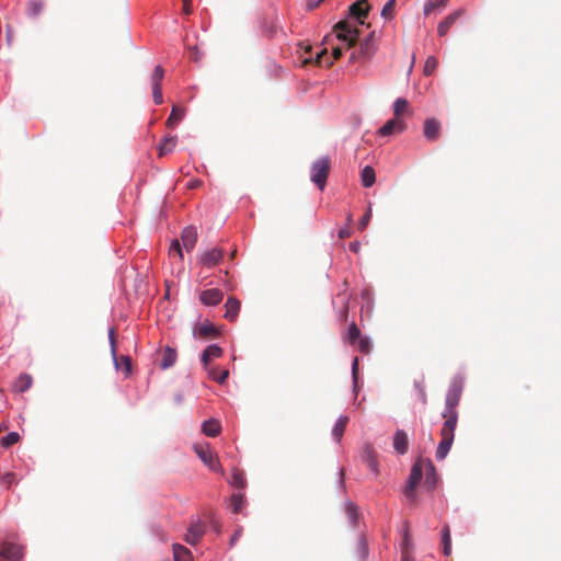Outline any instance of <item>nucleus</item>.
<instances>
[{
  "label": "nucleus",
  "instance_id": "f257e3e1",
  "mask_svg": "<svg viewBox=\"0 0 561 561\" xmlns=\"http://www.w3.org/2000/svg\"><path fill=\"white\" fill-rule=\"evenodd\" d=\"M461 391V385L453 382L446 394L445 410L443 412L445 422L440 430L442 440L439 442L436 450V458L439 460L447 456L454 442L455 430L458 422V412L456 408L459 404Z\"/></svg>",
  "mask_w": 561,
  "mask_h": 561
},
{
  "label": "nucleus",
  "instance_id": "f03ea898",
  "mask_svg": "<svg viewBox=\"0 0 561 561\" xmlns=\"http://www.w3.org/2000/svg\"><path fill=\"white\" fill-rule=\"evenodd\" d=\"M378 48V38L375 32H371L366 38H364L358 48L354 49L350 56V61H367L370 60Z\"/></svg>",
  "mask_w": 561,
  "mask_h": 561
},
{
  "label": "nucleus",
  "instance_id": "7ed1b4c3",
  "mask_svg": "<svg viewBox=\"0 0 561 561\" xmlns=\"http://www.w3.org/2000/svg\"><path fill=\"white\" fill-rule=\"evenodd\" d=\"M331 170V160L329 157H321L316 160L310 169L311 181L322 191Z\"/></svg>",
  "mask_w": 561,
  "mask_h": 561
},
{
  "label": "nucleus",
  "instance_id": "20e7f679",
  "mask_svg": "<svg viewBox=\"0 0 561 561\" xmlns=\"http://www.w3.org/2000/svg\"><path fill=\"white\" fill-rule=\"evenodd\" d=\"M311 50H312V47L310 45H307L306 49H305L306 56L304 58V64L314 62L319 66L330 67V66H332L333 60H336L342 56V48H340V47H335L333 49L332 59L327 56L325 48L320 50L319 53H317L314 59L311 56Z\"/></svg>",
  "mask_w": 561,
  "mask_h": 561
},
{
  "label": "nucleus",
  "instance_id": "39448f33",
  "mask_svg": "<svg viewBox=\"0 0 561 561\" xmlns=\"http://www.w3.org/2000/svg\"><path fill=\"white\" fill-rule=\"evenodd\" d=\"M423 463L424 459L420 457L415 460L411 468V472L404 490L405 496L411 501L415 499V489L423 477Z\"/></svg>",
  "mask_w": 561,
  "mask_h": 561
},
{
  "label": "nucleus",
  "instance_id": "423d86ee",
  "mask_svg": "<svg viewBox=\"0 0 561 561\" xmlns=\"http://www.w3.org/2000/svg\"><path fill=\"white\" fill-rule=\"evenodd\" d=\"M194 451L198 458L213 471H218L221 466L218 461L217 456L210 449L209 444H195L193 446Z\"/></svg>",
  "mask_w": 561,
  "mask_h": 561
},
{
  "label": "nucleus",
  "instance_id": "0eeeda50",
  "mask_svg": "<svg viewBox=\"0 0 561 561\" xmlns=\"http://www.w3.org/2000/svg\"><path fill=\"white\" fill-rule=\"evenodd\" d=\"M336 36L339 39L345 42L346 48H352L357 42L359 31L357 27H352L346 21H340L335 25Z\"/></svg>",
  "mask_w": 561,
  "mask_h": 561
},
{
  "label": "nucleus",
  "instance_id": "6e6552de",
  "mask_svg": "<svg viewBox=\"0 0 561 561\" xmlns=\"http://www.w3.org/2000/svg\"><path fill=\"white\" fill-rule=\"evenodd\" d=\"M224 259V250L219 248H213L210 250L205 251L199 256V263L208 268H211L218 265Z\"/></svg>",
  "mask_w": 561,
  "mask_h": 561
},
{
  "label": "nucleus",
  "instance_id": "1a4fd4ad",
  "mask_svg": "<svg viewBox=\"0 0 561 561\" xmlns=\"http://www.w3.org/2000/svg\"><path fill=\"white\" fill-rule=\"evenodd\" d=\"M205 534V525L199 522H193L191 523L190 527L187 528L186 534L184 535V540L192 546H195L199 542V540L203 538Z\"/></svg>",
  "mask_w": 561,
  "mask_h": 561
},
{
  "label": "nucleus",
  "instance_id": "9d476101",
  "mask_svg": "<svg viewBox=\"0 0 561 561\" xmlns=\"http://www.w3.org/2000/svg\"><path fill=\"white\" fill-rule=\"evenodd\" d=\"M407 129V124L403 118H392L388 121L380 129L381 136H390L392 134H400Z\"/></svg>",
  "mask_w": 561,
  "mask_h": 561
},
{
  "label": "nucleus",
  "instance_id": "9b49d317",
  "mask_svg": "<svg viewBox=\"0 0 561 561\" xmlns=\"http://www.w3.org/2000/svg\"><path fill=\"white\" fill-rule=\"evenodd\" d=\"M362 458L367 467L375 473H379L378 461L376 457V451L370 444H366L363 448Z\"/></svg>",
  "mask_w": 561,
  "mask_h": 561
},
{
  "label": "nucleus",
  "instance_id": "f8f14e48",
  "mask_svg": "<svg viewBox=\"0 0 561 561\" xmlns=\"http://www.w3.org/2000/svg\"><path fill=\"white\" fill-rule=\"evenodd\" d=\"M222 291L217 288L203 290L199 300L206 306H216L222 300Z\"/></svg>",
  "mask_w": 561,
  "mask_h": 561
},
{
  "label": "nucleus",
  "instance_id": "ddd939ff",
  "mask_svg": "<svg viewBox=\"0 0 561 561\" xmlns=\"http://www.w3.org/2000/svg\"><path fill=\"white\" fill-rule=\"evenodd\" d=\"M224 354V351L220 346L217 344H211L205 348V351L202 354V363L205 369H208L210 366V362L215 358L221 357Z\"/></svg>",
  "mask_w": 561,
  "mask_h": 561
},
{
  "label": "nucleus",
  "instance_id": "4468645a",
  "mask_svg": "<svg viewBox=\"0 0 561 561\" xmlns=\"http://www.w3.org/2000/svg\"><path fill=\"white\" fill-rule=\"evenodd\" d=\"M368 10L367 0H358L350 7V15L357 19L360 24H364L362 19L367 16Z\"/></svg>",
  "mask_w": 561,
  "mask_h": 561
},
{
  "label": "nucleus",
  "instance_id": "2eb2a0df",
  "mask_svg": "<svg viewBox=\"0 0 561 561\" xmlns=\"http://www.w3.org/2000/svg\"><path fill=\"white\" fill-rule=\"evenodd\" d=\"M393 448L400 454L404 455L409 449V438L403 430H397L393 435Z\"/></svg>",
  "mask_w": 561,
  "mask_h": 561
},
{
  "label": "nucleus",
  "instance_id": "dca6fc26",
  "mask_svg": "<svg viewBox=\"0 0 561 561\" xmlns=\"http://www.w3.org/2000/svg\"><path fill=\"white\" fill-rule=\"evenodd\" d=\"M197 241V232L196 229L192 226H188L183 229L181 233V243L183 244L186 251H191Z\"/></svg>",
  "mask_w": 561,
  "mask_h": 561
},
{
  "label": "nucleus",
  "instance_id": "f3484780",
  "mask_svg": "<svg viewBox=\"0 0 561 561\" xmlns=\"http://www.w3.org/2000/svg\"><path fill=\"white\" fill-rule=\"evenodd\" d=\"M22 556L21 547L11 543V542H3L0 548V557L8 559V560H15L19 559Z\"/></svg>",
  "mask_w": 561,
  "mask_h": 561
},
{
  "label": "nucleus",
  "instance_id": "a211bd4d",
  "mask_svg": "<svg viewBox=\"0 0 561 561\" xmlns=\"http://www.w3.org/2000/svg\"><path fill=\"white\" fill-rule=\"evenodd\" d=\"M462 14V10L455 11L446 16L437 27V33L439 36H445L449 28L454 25V23L460 18Z\"/></svg>",
  "mask_w": 561,
  "mask_h": 561
},
{
  "label": "nucleus",
  "instance_id": "6ab92c4d",
  "mask_svg": "<svg viewBox=\"0 0 561 561\" xmlns=\"http://www.w3.org/2000/svg\"><path fill=\"white\" fill-rule=\"evenodd\" d=\"M440 130V124L435 118H428L424 123V136L428 140H436Z\"/></svg>",
  "mask_w": 561,
  "mask_h": 561
},
{
  "label": "nucleus",
  "instance_id": "aec40b11",
  "mask_svg": "<svg viewBox=\"0 0 561 561\" xmlns=\"http://www.w3.org/2000/svg\"><path fill=\"white\" fill-rule=\"evenodd\" d=\"M110 341L112 345V354L114 356L115 366L118 369L121 365L124 366L126 375L130 373V358L128 356H122L119 359L115 356V340H114V330H110Z\"/></svg>",
  "mask_w": 561,
  "mask_h": 561
},
{
  "label": "nucleus",
  "instance_id": "412c9836",
  "mask_svg": "<svg viewBox=\"0 0 561 561\" xmlns=\"http://www.w3.org/2000/svg\"><path fill=\"white\" fill-rule=\"evenodd\" d=\"M195 334H197L202 339H208L218 336L219 331L214 324L206 322L201 323L199 325L196 327Z\"/></svg>",
  "mask_w": 561,
  "mask_h": 561
},
{
  "label": "nucleus",
  "instance_id": "4be33fe9",
  "mask_svg": "<svg viewBox=\"0 0 561 561\" xmlns=\"http://www.w3.org/2000/svg\"><path fill=\"white\" fill-rule=\"evenodd\" d=\"M225 308V318L229 321H233L240 310V301L234 297H229L226 301Z\"/></svg>",
  "mask_w": 561,
  "mask_h": 561
},
{
  "label": "nucleus",
  "instance_id": "5701e85b",
  "mask_svg": "<svg viewBox=\"0 0 561 561\" xmlns=\"http://www.w3.org/2000/svg\"><path fill=\"white\" fill-rule=\"evenodd\" d=\"M221 426L218 420L209 419L202 425V432L209 437H216L220 434Z\"/></svg>",
  "mask_w": 561,
  "mask_h": 561
},
{
  "label": "nucleus",
  "instance_id": "b1692460",
  "mask_svg": "<svg viewBox=\"0 0 561 561\" xmlns=\"http://www.w3.org/2000/svg\"><path fill=\"white\" fill-rule=\"evenodd\" d=\"M174 561H192V552L180 543H173L172 546Z\"/></svg>",
  "mask_w": 561,
  "mask_h": 561
},
{
  "label": "nucleus",
  "instance_id": "393cba45",
  "mask_svg": "<svg viewBox=\"0 0 561 561\" xmlns=\"http://www.w3.org/2000/svg\"><path fill=\"white\" fill-rule=\"evenodd\" d=\"M176 362V352L171 347H165L162 352V358L160 362L161 369H168L172 367Z\"/></svg>",
  "mask_w": 561,
  "mask_h": 561
},
{
  "label": "nucleus",
  "instance_id": "a878e982",
  "mask_svg": "<svg viewBox=\"0 0 561 561\" xmlns=\"http://www.w3.org/2000/svg\"><path fill=\"white\" fill-rule=\"evenodd\" d=\"M45 9L44 0H28L26 13L30 18H37Z\"/></svg>",
  "mask_w": 561,
  "mask_h": 561
},
{
  "label": "nucleus",
  "instance_id": "bb28decb",
  "mask_svg": "<svg viewBox=\"0 0 561 561\" xmlns=\"http://www.w3.org/2000/svg\"><path fill=\"white\" fill-rule=\"evenodd\" d=\"M176 142H178L176 136L165 137L159 145V148H158L159 156L162 157V156H165V154L172 152L176 146Z\"/></svg>",
  "mask_w": 561,
  "mask_h": 561
},
{
  "label": "nucleus",
  "instance_id": "cd10ccee",
  "mask_svg": "<svg viewBox=\"0 0 561 561\" xmlns=\"http://www.w3.org/2000/svg\"><path fill=\"white\" fill-rule=\"evenodd\" d=\"M425 472V484L433 488L435 484V467L430 459H424L423 473Z\"/></svg>",
  "mask_w": 561,
  "mask_h": 561
},
{
  "label": "nucleus",
  "instance_id": "c85d7f7f",
  "mask_svg": "<svg viewBox=\"0 0 561 561\" xmlns=\"http://www.w3.org/2000/svg\"><path fill=\"white\" fill-rule=\"evenodd\" d=\"M33 383V378L30 375H21L16 378L13 383V389L16 392H24L31 388Z\"/></svg>",
  "mask_w": 561,
  "mask_h": 561
},
{
  "label": "nucleus",
  "instance_id": "c756f323",
  "mask_svg": "<svg viewBox=\"0 0 561 561\" xmlns=\"http://www.w3.org/2000/svg\"><path fill=\"white\" fill-rule=\"evenodd\" d=\"M208 373V376L215 380L216 382L222 385L227 380L229 376V370L227 369H219L217 367H209L206 369Z\"/></svg>",
  "mask_w": 561,
  "mask_h": 561
},
{
  "label": "nucleus",
  "instance_id": "7c9ffc66",
  "mask_svg": "<svg viewBox=\"0 0 561 561\" xmlns=\"http://www.w3.org/2000/svg\"><path fill=\"white\" fill-rule=\"evenodd\" d=\"M185 115V110L173 105L170 116L167 119V126L174 127Z\"/></svg>",
  "mask_w": 561,
  "mask_h": 561
},
{
  "label": "nucleus",
  "instance_id": "2f4dec72",
  "mask_svg": "<svg viewBox=\"0 0 561 561\" xmlns=\"http://www.w3.org/2000/svg\"><path fill=\"white\" fill-rule=\"evenodd\" d=\"M347 422H348L347 416H340L339 420L336 421V423L332 430V435L336 439V442L341 440V438L345 432Z\"/></svg>",
  "mask_w": 561,
  "mask_h": 561
},
{
  "label": "nucleus",
  "instance_id": "473e14b6",
  "mask_svg": "<svg viewBox=\"0 0 561 561\" xmlns=\"http://www.w3.org/2000/svg\"><path fill=\"white\" fill-rule=\"evenodd\" d=\"M362 184L364 187H370L376 181L375 171L371 167L367 165L362 170Z\"/></svg>",
  "mask_w": 561,
  "mask_h": 561
},
{
  "label": "nucleus",
  "instance_id": "72a5a7b5",
  "mask_svg": "<svg viewBox=\"0 0 561 561\" xmlns=\"http://www.w3.org/2000/svg\"><path fill=\"white\" fill-rule=\"evenodd\" d=\"M442 543H443V553L445 556H450L451 553V538L449 526L445 525L442 533Z\"/></svg>",
  "mask_w": 561,
  "mask_h": 561
},
{
  "label": "nucleus",
  "instance_id": "f704fd0d",
  "mask_svg": "<svg viewBox=\"0 0 561 561\" xmlns=\"http://www.w3.org/2000/svg\"><path fill=\"white\" fill-rule=\"evenodd\" d=\"M229 483L238 489H244L247 484L243 473L238 469H233V471L231 472Z\"/></svg>",
  "mask_w": 561,
  "mask_h": 561
},
{
  "label": "nucleus",
  "instance_id": "c9c22d12",
  "mask_svg": "<svg viewBox=\"0 0 561 561\" xmlns=\"http://www.w3.org/2000/svg\"><path fill=\"white\" fill-rule=\"evenodd\" d=\"M362 333H360V330L358 329V327L356 325L355 322H352L348 327V332H347V335H346V340L347 342L355 346L356 345V341L359 340L362 337Z\"/></svg>",
  "mask_w": 561,
  "mask_h": 561
},
{
  "label": "nucleus",
  "instance_id": "e433bc0d",
  "mask_svg": "<svg viewBox=\"0 0 561 561\" xmlns=\"http://www.w3.org/2000/svg\"><path fill=\"white\" fill-rule=\"evenodd\" d=\"M409 103L405 99L399 98L393 104V113L396 118H402L403 113L408 111Z\"/></svg>",
  "mask_w": 561,
  "mask_h": 561
},
{
  "label": "nucleus",
  "instance_id": "4c0bfd02",
  "mask_svg": "<svg viewBox=\"0 0 561 561\" xmlns=\"http://www.w3.org/2000/svg\"><path fill=\"white\" fill-rule=\"evenodd\" d=\"M245 504V499L242 493H237L231 496V508L234 514H238L242 511Z\"/></svg>",
  "mask_w": 561,
  "mask_h": 561
},
{
  "label": "nucleus",
  "instance_id": "58836bf2",
  "mask_svg": "<svg viewBox=\"0 0 561 561\" xmlns=\"http://www.w3.org/2000/svg\"><path fill=\"white\" fill-rule=\"evenodd\" d=\"M164 76V69L161 66H157L151 75L152 88L161 87V82Z\"/></svg>",
  "mask_w": 561,
  "mask_h": 561
},
{
  "label": "nucleus",
  "instance_id": "ea45409f",
  "mask_svg": "<svg viewBox=\"0 0 561 561\" xmlns=\"http://www.w3.org/2000/svg\"><path fill=\"white\" fill-rule=\"evenodd\" d=\"M437 65H438V60L436 59V57H434V56L427 57V59L425 60L424 68H423V73L425 76L433 75V72L437 68Z\"/></svg>",
  "mask_w": 561,
  "mask_h": 561
},
{
  "label": "nucleus",
  "instance_id": "a19ab883",
  "mask_svg": "<svg viewBox=\"0 0 561 561\" xmlns=\"http://www.w3.org/2000/svg\"><path fill=\"white\" fill-rule=\"evenodd\" d=\"M20 439V436L18 433L12 432L5 435L1 438V446L4 448L11 447L12 445L16 444Z\"/></svg>",
  "mask_w": 561,
  "mask_h": 561
},
{
  "label": "nucleus",
  "instance_id": "79ce46f5",
  "mask_svg": "<svg viewBox=\"0 0 561 561\" xmlns=\"http://www.w3.org/2000/svg\"><path fill=\"white\" fill-rule=\"evenodd\" d=\"M448 0H428L424 7V13L430 14L436 8L446 7Z\"/></svg>",
  "mask_w": 561,
  "mask_h": 561
},
{
  "label": "nucleus",
  "instance_id": "37998d69",
  "mask_svg": "<svg viewBox=\"0 0 561 561\" xmlns=\"http://www.w3.org/2000/svg\"><path fill=\"white\" fill-rule=\"evenodd\" d=\"M357 350L364 354H368L371 350V343L368 337L362 336L359 340L356 341Z\"/></svg>",
  "mask_w": 561,
  "mask_h": 561
},
{
  "label": "nucleus",
  "instance_id": "c03bdc74",
  "mask_svg": "<svg viewBox=\"0 0 561 561\" xmlns=\"http://www.w3.org/2000/svg\"><path fill=\"white\" fill-rule=\"evenodd\" d=\"M396 0H388L381 10V16L385 19H392L394 12Z\"/></svg>",
  "mask_w": 561,
  "mask_h": 561
},
{
  "label": "nucleus",
  "instance_id": "a18cd8bd",
  "mask_svg": "<svg viewBox=\"0 0 561 561\" xmlns=\"http://www.w3.org/2000/svg\"><path fill=\"white\" fill-rule=\"evenodd\" d=\"M169 253L170 255H178L180 260L183 259L181 242L178 239L172 241Z\"/></svg>",
  "mask_w": 561,
  "mask_h": 561
},
{
  "label": "nucleus",
  "instance_id": "49530a36",
  "mask_svg": "<svg viewBox=\"0 0 561 561\" xmlns=\"http://www.w3.org/2000/svg\"><path fill=\"white\" fill-rule=\"evenodd\" d=\"M371 218V209L369 208L365 214L364 216L358 220V229L359 230H365L366 227L368 226L369 224V220Z\"/></svg>",
  "mask_w": 561,
  "mask_h": 561
},
{
  "label": "nucleus",
  "instance_id": "de8ad7c7",
  "mask_svg": "<svg viewBox=\"0 0 561 561\" xmlns=\"http://www.w3.org/2000/svg\"><path fill=\"white\" fill-rule=\"evenodd\" d=\"M153 102L159 105L163 103V95L161 87L152 88Z\"/></svg>",
  "mask_w": 561,
  "mask_h": 561
},
{
  "label": "nucleus",
  "instance_id": "09e8293b",
  "mask_svg": "<svg viewBox=\"0 0 561 561\" xmlns=\"http://www.w3.org/2000/svg\"><path fill=\"white\" fill-rule=\"evenodd\" d=\"M346 513H347V516L351 519V522L355 523L356 517H357L356 506L353 505V504H348L347 507H346Z\"/></svg>",
  "mask_w": 561,
  "mask_h": 561
},
{
  "label": "nucleus",
  "instance_id": "8fccbe9b",
  "mask_svg": "<svg viewBox=\"0 0 561 561\" xmlns=\"http://www.w3.org/2000/svg\"><path fill=\"white\" fill-rule=\"evenodd\" d=\"M183 2V8H182V12L186 15H190L193 11L192 9V0H182Z\"/></svg>",
  "mask_w": 561,
  "mask_h": 561
},
{
  "label": "nucleus",
  "instance_id": "3c124183",
  "mask_svg": "<svg viewBox=\"0 0 561 561\" xmlns=\"http://www.w3.org/2000/svg\"><path fill=\"white\" fill-rule=\"evenodd\" d=\"M351 236H352V230L350 227L342 228L339 231V237L341 239H346V238H350Z\"/></svg>",
  "mask_w": 561,
  "mask_h": 561
},
{
  "label": "nucleus",
  "instance_id": "603ef678",
  "mask_svg": "<svg viewBox=\"0 0 561 561\" xmlns=\"http://www.w3.org/2000/svg\"><path fill=\"white\" fill-rule=\"evenodd\" d=\"M358 374V357H355L352 363V375L356 379Z\"/></svg>",
  "mask_w": 561,
  "mask_h": 561
},
{
  "label": "nucleus",
  "instance_id": "864d4df0",
  "mask_svg": "<svg viewBox=\"0 0 561 561\" xmlns=\"http://www.w3.org/2000/svg\"><path fill=\"white\" fill-rule=\"evenodd\" d=\"M241 536H242V528H239V529H237V530L233 533V535H232V537H231V539H230V545H231V546H233V545L239 540V538H240Z\"/></svg>",
  "mask_w": 561,
  "mask_h": 561
},
{
  "label": "nucleus",
  "instance_id": "5fc2aeb1",
  "mask_svg": "<svg viewBox=\"0 0 561 561\" xmlns=\"http://www.w3.org/2000/svg\"><path fill=\"white\" fill-rule=\"evenodd\" d=\"M416 386L419 388L420 399H421L422 403L426 404L427 398H426V393H425L424 388L421 385H416Z\"/></svg>",
  "mask_w": 561,
  "mask_h": 561
},
{
  "label": "nucleus",
  "instance_id": "6e6d98bb",
  "mask_svg": "<svg viewBox=\"0 0 561 561\" xmlns=\"http://www.w3.org/2000/svg\"><path fill=\"white\" fill-rule=\"evenodd\" d=\"M360 249V243L358 241H354L350 243V250L354 253H358Z\"/></svg>",
  "mask_w": 561,
  "mask_h": 561
},
{
  "label": "nucleus",
  "instance_id": "4d7b16f0",
  "mask_svg": "<svg viewBox=\"0 0 561 561\" xmlns=\"http://www.w3.org/2000/svg\"><path fill=\"white\" fill-rule=\"evenodd\" d=\"M324 0H318V1H310L308 2V9L309 10H313L316 8H318L320 5L321 2H323Z\"/></svg>",
  "mask_w": 561,
  "mask_h": 561
},
{
  "label": "nucleus",
  "instance_id": "13d9d810",
  "mask_svg": "<svg viewBox=\"0 0 561 561\" xmlns=\"http://www.w3.org/2000/svg\"><path fill=\"white\" fill-rule=\"evenodd\" d=\"M4 480H5V482H8V483H12V482H13V480H14V474H13V473H7V474L4 476Z\"/></svg>",
  "mask_w": 561,
  "mask_h": 561
},
{
  "label": "nucleus",
  "instance_id": "bf43d9fd",
  "mask_svg": "<svg viewBox=\"0 0 561 561\" xmlns=\"http://www.w3.org/2000/svg\"><path fill=\"white\" fill-rule=\"evenodd\" d=\"M192 50H193V53H194V59H195V60H198V56H197V54H198V49H197L196 47H194V48H192Z\"/></svg>",
  "mask_w": 561,
  "mask_h": 561
},
{
  "label": "nucleus",
  "instance_id": "052dcab7",
  "mask_svg": "<svg viewBox=\"0 0 561 561\" xmlns=\"http://www.w3.org/2000/svg\"><path fill=\"white\" fill-rule=\"evenodd\" d=\"M408 560H409V554L407 551H403L402 561H408Z\"/></svg>",
  "mask_w": 561,
  "mask_h": 561
},
{
  "label": "nucleus",
  "instance_id": "680f3d73",
  "mask_svg": "<svg viewBox=\"0 0 561 561\" xmlns=\"http://www.w3.org/2000/svg\"><path fill=\"white\" fill-rule=\"evenodd\" d=\"M409 545V535L408 533H405V536H404V546L408 547Z\"/></svg>",
  "mask_w": 561,
  "mask_h": 561
},
{
  "label": "nucleus",
  "instance_id": "e2e57ef3",
  "mask_svg": "<svg viewBox=\"0 0 561 561\" xmlns=\"http://www.w3.org/2000/svg\"><path fill=\"white\" fill-rule=\"evenodd\" d=\"M346 220H347V224H351L353 221V217L351 214L347 215Z\"/></svg>",
  "mask_w": 561,
  "mask_h": 561
},
{
  "label": "nucleus",
  "instance_id": "0e129e2a",
  "mask_svg": "<svg viewBox=\"0 0 561 561\" xmlns=\"http://www.w3.org/2000/svg\"><path fill=\"white\" fill-rule=\"evenodd\" d=\"M362 548H363L364 553L366 554V553H367V547H366V545H365V543H362Z\"/></svg>",
  "mask_w": 561,
  "mask_h": 561
}]
</instances>
